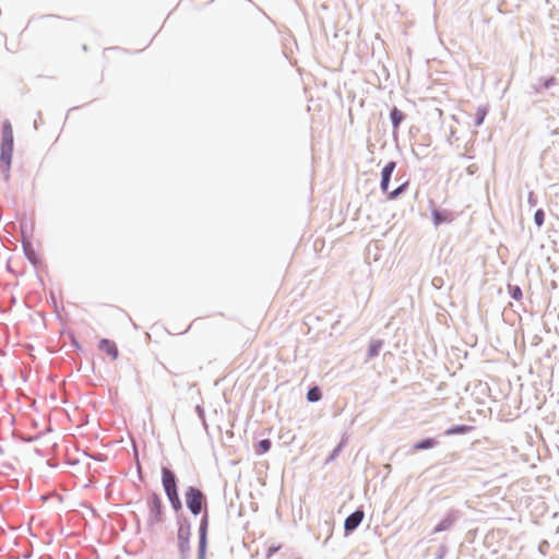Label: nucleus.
<instances>
[{"label": "nucleus", "mask_w": 559, "mask_h": 559, "mask_svg": "<svg viewBox=\"0 0 559 559\" xmlns=\"http://www.w3.org/2000/svg\"><path fill=\"white\" fill-rule=\"evenodd\" d=\"M162 480L163 486L166 491V495L175 510H179L181 508V501L178 496L176 477L174 473L168 468H163L162 471Z\"/></svg>", "instance_id": "nucleus-1"}, {"label": "nucleus", "mask_w": 559, "mask_h": 559, "mask_svg": "<svg viewBox=\"0 0 559 559\" xmlns=\"http://www.w3.org/2000/svg\"><path fill=\"white\" fill-rule=\"evenodd\" d=\"M186 502L189 510L194 515H198L202 511L204 496L201 490L190 487L186 492Z\"/></svg>", "instance_id": "nucleus-2"}, {"label": "nucleus", "mask_w": 559, "mask_h": 559, "mask_svg": "<svg viewBox=\"0 0 559 559\" xmlns=\"http://www.w3.org/2000/svg\"><path fill=\"white\" fill-rule=\"evenodd\" d=\"M148 506V521L151 523H157L162 518V500L156 493H152L147 500Z\"/></svg>", "instance_id": "nucleus-3"}, {"label": "nucleus", "mask_w": 559, "mask_h": 559, "mask_svg": "<svg viewBox=\"0 0 559 559\" xmlns=\"http://www.w3.org/2000/svg\"><path fill=\"white\" fill-rule=\"evenodd\" d=\"M395 167H396V163L395 162H389L383 167V169L381 171V183H380V187H381V190L383 192H388L389 182H390L391 176H392Z\"/></svg>", "instance_id": "nucleus-4"}, {"label": "nucleus", "mask_w": 559, "mask_h": 559, "mask_svg": "<svg viewBox=\"0 0 559 559\" xmlns=\"http://www.w3.org/2000/svg\"><path fill=\"white\" fill-rule=\"evenodd\" d=\"M364 516H365V514L361 510H357L354 513H352L349 516H347L345 520V523H344V527H345L346 532H352L355 528H357L359 526V524L362 522Z\"/></svg>", "instance_id": "nucleus-5"}, {"label": "nucleus", "mask_w": 559, "mask_h": 559, "mask_svg": "<svg viewBox=\"0 0 559 559\" xmlns=\"http://www.w3.org/2000/svg\"><path fill=\"white\" fill-rule=\"evenodd\" d=\"M99 350L107 354L111 359H116L118 357V348L117 345L109 340H102L98 344Z\"/></svg>", "instance_id": "nucleus-6"}, {"label": "nucleus", "mask_w": 559, "mask_h": 559, "mask_svg": "<svg viewBox=\"0 0 559 559\" xmlns=\"http://www.w3.org/2000/svg\"><path fill=\"white\" fill-rule=\"evenodd\" d=\"M451 218H452L451 213L448 211H439V210L432 211V219H433L435 225H440L442 223L449 222V221H451Z\"/></svg>", "instance_id": "nucleus-7"}, {"label": "nucleus", "mask_w": 559, "mask_h": 559, "mask_svg": "<svg viewBox=\"0 0 559 559\" xmlns=\"http://www.w3.org/2000/svg\"><path fill=\"white\" fill-rule=\"evenodd\" d=\"M383 346V342L381 340H373L370 342L368 347V358L377 357Z\"/></svg>", "instance_id": "nucleus-8"}, {"label": "nucleus", "mask_w": 559, "mask_h": 559, "mask_svg": "<svg viewBox=\"0 0 559 559\" xmlns=\"http://www.w3.org/2000/svg\"><path fill=\"white\" fill-rule=\"evenodd\" d=\"M188 530L180 527L178 531V539H179V546L182 552H186L188 549Z\"/></svg>", "instance_id": "nucleus-9"}, {"label": "nucleus", "mask_w": 559, "mask_h": 559, "mask_svg": "<svg viewBox=\"0 0 559 559\" xmlns=\"http://www.w3.org/2000/svg\"><path fill=\"white\" fill-rule=\"evenodd\" d=\"M473 430L472 426L459 425L454 426L445 431V435H463Z\"/></svg>", "instance_id": "nucleus-10"}, {"label": "nucleus", "mask_w": 559, "mask_h": 559, "mask_svg": "<svg viewBox=\"0 0 559 559\" xmlns=\"http://www.w3.org/2000/svg\"><path fill=\"white\" fill-rule=\"evenodd\" d=\"M404 119V114L397 108H393L391 111V120L394 128H397Z\"/></svg>", "instance_id": "nucleus-11"}, {"label": "nucleus", "mask_w": 559, "mask_h": 559, "mask_svg": "<svg viewBox=\"0 0 559 559\" xmlns=\"http://www.w3.org/2000/svg\"><path fill=\"white\" fill-rule=\"evenodd\" d=\"M321 397L322 394L318 386L311 388L307 393V400L309 402H318L319 400H321Z\"/></svg>", "instance_id": "nucleus-12"}, {"label": "nucleus", "mask_w": 559, "mask_h": 559, "mask_svg": "<svg viewBox=\"0 0 559 559\" xmlns=\"http://www.w3.org/2000/svg\"><path fill=\"white\" fill-rule=\"evenodd\" d=\"M271 445L272 443L269 439L261 440L255 447L257 454L266 453L271 449Z\"/></svg>", "instance_id": "nucleus-13"}, {"label": "nucleus", "mask_w": 559, "mask_h": 559, "mask_svg": "<svg viewBox=\"0 0 559 559\" xmlns=\"http://www.w3.org/2000/svg\"><path fill=\"white\" fill-rule=\"evenodd\" d=\"M435 444H436V441L433 439H430V438L425 439V440L416 443L414 445V450L419 451V450L430 449V448L435 447Z\"/></svg>", "instance_id": "nucleus-14"}, {"label": "nucleus", "mask_w": 559, "mask_h": 559, "mask_svg": "<svg viewBox=\"0 0 559 559\" xmlns=\"http://www.w3.org/2000/svg\"><path fill=\"white\" fill-rule=\"evenodd\" d=\"M407 187V182L401 185L400 187H397L395 190L391 191L388 193V199L389 200H394L396 199L401 193L404 192V190L406 189Z\"/></svg>", "instance_id": "nucleus-15"}, {"label": "nucleus", "mask_w": 559, "mask_h": 559, "mask_svg": "<svg viewBox=\"0 0 559 559\" xmlns=\"http://www.w3.org/2000/svg\"><path fill=\"white\" fill-rule=\"evenodd\" d=\"M535 224L540 227L545 221V213L542 209L537 210L534 215Z\"/></svg>", "instance_id": "nucleus-16"}, {"label": "nucleus", "mask_w": 559, "mask_h": 559, "mask_svg": "<svg viewBox=\"0 0 559 559\" xmlns=\"http://www.w3.org/2000/svg\"><path fill=\"white\" fill-rule=\"evenodd\" d=\"M486 114H487V112H486V110H485V109H481V108H480V109H478V111H477V120H476V124H477V126H479V124H481V123H483V121H484V118H485Z\"/></svg>", "instance_id": "nucleus-17"}, {"label": "nucleus", "mask_w": 559, "mask_h": 559, "mask_svg": "<svg viewBox=\"0 0 559 559\" xmlns=\"http://www.w3.org/2000/svg\"><path fill=\"white\" fill-rule=\"evenodd\" d=\"M555 82H556V79H555V78H550V79H548V80H546V81H545L544 86H545L546 88H548L549 86H551L552 84H555Z\"/></svg>", "instance_id": "nucleus-18"}, {"label": "nucleus", "mask_w": 559, "mask_h": 559, "mask_svg": "<svg viewBox=\"0 0 559 559\" xmlns=\"http://www.w3.org/2000/svg\"><path fill=\"white\" fill-rule=\"evenodd\" d=\"M521 296H522L521 289L519 287H516L513 293V298L519 299Z\"/></svg>", "instance_id": "nucleus-19"}, {"label": "nucleus", "mask_w": 559, "mask_h": 559, "mask_svg": "<svg viewBox=\"0 0 559 559\" xmlns=\"http://www.w3.org/2000/svg\"><path fill=\"white\" fill-rule=\"evenodd\" d=\"M201 550L203 551L205 546V534H202L201 542H200Z\"/></svg>", "instance_id": "nucleus-20"}, {"label": "nucleus", "mask_w": 559, "mask_h": 559, "mask_svg": "<svg viewBox=\"0 0 559 559\" xmlns=\"http://www.w3.org/2000/svg\"><path fill=\"white\" fill-rule=\"evenodd\" d=\"M276 549H277V548H273V547H271V548L269 549V556H270L271 554H273Z\"/></svg>", "instance_id": "nucleus-21"}]
</instances>
